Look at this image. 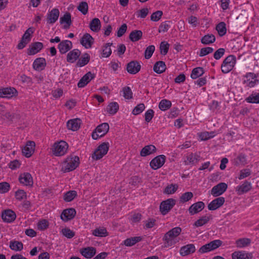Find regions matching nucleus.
<instances>
[{"label":"nucleus","mask_w":259,"mask_h":259,"mask_svg":"<svg viewBox=\"0 0 259 259\" xmlns=\"http://www.w3.org/2000/svg\"><path fill=\"white\" fill-rule=\"evenodd\" d=\"M90 59V55L87 53H85L79 59L76 63V66L78 67L84 66L89 63Z\"/></svg>","instance_id":"41"},{"label":"nucleus","mask_w":259,"mask_h":259,"mask_svg":"<svg viewBox=\"0 0 259 259\" xmlns=\"http://www.w3.org/2000/svg\"><path fill=\"white\" fill-rule=\"evenodd\" d=\"M80 54L81 52L79 50H73L67 54L66 58L67 61L71 63L75 62L79 58Z\"/></svg>","instance_id":"26"},{"label":"nucleus","mask_w":259,"mask_h":259,"mask_svg":"<svg viewBox=\"0 0 259 259\" xmlns=\"http://www.w3.org/2000/svg\"><path fill=\"white\" fill-rule=\"evenodd\" d=\"M5 117L10 120H18L20 119V116L18 113H14L12 114L10 112H6L5 114Z\"/></svg>","instance_id":"59"},{"label":"nucleus","mask_w":259,"mask_h":259,"mask_svg":"<svg viewBox=\"0 0 259 259\" xmlns=\"http://www.w3.org/2000/svg\"><path fill=\"white\" fill-rule=\"evenodd\" d=\"M141 69V65L137 61H131L127 64L126 70L131 74H136Z\"/></svg>","instance_id":"24"},{"label":"nucleus","mask_w":259,"mask_h":259,"mask_svg":"<svg viewBox=\"0 0 259 259\" xmlns=\"http://www.w3.org/2000/svg\"><path fill=\"white\" fill-rule=\"evenodd\" d=\"M23 243L19 241H11L10 247L15 251H20L23 249Z\"/></svg>","instance_id":"50"},{"label":"nucleus","mask_w":259,"mask_h":259,"mask_svg":"<svg viewBox=\"0 0 259 259\" xmlns=\"http://www.w3.org/2000/svg\"><path fill=\"white\" fill-rule=\"evenodd\" d=\"M89 27L90 29L95 32H99L101 27L100 20L97 18H94L90 23Z\"/></svg>","instance_id":"31"},{"label":"nucleus","mask_w":259,"mask_h":259,"mask_svg":"<svg viewBox=\"0 0 259 259\" xmlns=\"http://www.w3.org/2000/svg\"><path fill=\"white\" fill-rule=\"evenodd\" d=\"M46 65V60L43 58H38L36 59L33 63V67L34 69L38 71L43 70Z\"/></svg>","instance_id":"29"},{"label":"nucleus","mask_w":259,"mask_h":259,"mask_svg":"<svg viewBox=\"0 0 259 259\" xmlns=\"http://www.w3.org/2000/svg\"><path fill=\"white\" fill-rule=\"evenodd\" d=\"M76 214V211L74 208H68L63 210L61 215V219L64 222H67L72 219Z\"/></svg>","instance_id":"18"},{"label":"nucleus","mask_w":259,"mask_h":259,"mask_svg":"<svg viewBox=\"0 0 259 259\" xmlns=\"http://www.w3.org/2000/svg\"><path fill=\"white\" fill-rule=\"evenodd\" d=\"M49 223L46 220L43 219L39 221L37 223V229L40 231L46 230L49 227Z\"/></svg>","instance_id":"54"},{"label":"nucleus","mask_w":259,"mask_h":259,"mask_svg":"<svg viewBox=\"0 0 259 259\" xmlns=\"http://www.w3.org/2000/svg\"><path fill=\"white\" fill-rule=\"evenodd\" d=\"M223 242L220 240H214L202 246L198 251L201 253H204L213 250L222 245Z\"/></svg>","instance_id":"7"},{"label":"nucleus","mask_w":259,"mask_h":259,"mask_svg":"<svg viewBox=\"0 0 259 259\" xmlns=\"http://www.w3.org/2000/svg\"><path fill=\"white\" fill-rule=\"evenodd\" d=\"M119 109V105L117 102L110 103L107 107V111L110 115L115 114Z\"/></svg>","instance_id":"40"},{"label":"nucleus","mask_w":259,"mask_h":259,"mask_svg":"<svg viewBox=\"0 0 259 259\" xmlns=\"http://www.w3.org/2000/svg\"><path fill=\"white\" fill-rule=\"evenodd\" d=\"M145 109V105L143 103H140L136 106L133 110V114L134 115H138L142 113Z\"/></svg>","instance_id":"63"},{"label":"nucleus","mask_w":259,"mask_h":259,"mask_svg":"<svg viewBox=\"0 0 259 259\" xmlns=\"http://www.w3.org/2000/svg\"><path fill=\"white\" fill-rule=\"evenodd\" d=\"M204 203L202 201H198L193 204L189 208V212L191 215L197 213L204 208Z\"/></svg>","instance_id":"22"},{"label":"nucleus","mask_w":259,"mask_h":259,"mask_svg":"<svg viewBox=\"0 0 259 259\" xmlns=\"http://www.w3.org/2000/svg\"><path fill=\"white\" fill-rule=\"evenodd\" d=\"M62 234L67 238H72L75 236V233L68 228H65L62 230Z\"/></svg>","instance_id":"57"},{"label":"nucleus","mask_w":259,"mask_h":259,"mask_svg":"<svg viewBox=\"0 0 259 259\" xmlns=\"http://www.w3.org/2000/svg\"><path fill=\"white\" fill-rule=\"evenodd\" d=\"M109 148V143L108 142L103 143L94 151L92 155V158L96 160L100 159L107 153Z\"/></svg>","instance_id":"5"},{"label":"nucleus","mask_w":259,"mask_h":259,"mask_svg":"<svg viewBox=\"0 0 259 259\" xmlns=\"http://www.w3.org/2000/svg\"><path fill=\"white\" fill-rule=\"evenodd\" d=\"M193 197V194L192 192H187L184 193L182 195V196L180 197V200L181 202L184 203L191 200Z\"/></svg>","instance_id":"55"},{"label":"nucleus","mask_w":259,"mask_h":259,"mask_svg":"<svg viewBox=\"0 0 259 259\" xmlns=\"http://www.w3.org/2000/svg\"><path fill=\"white\" fill-rule=\"evenodd\" d=\"M223 197H218L213 200L208 205V208L210 210H214L221 207L225 202Z\"/></svg>","instance_id":"15"},{"label":"nucleus","mask_w":259,"mask_h":259,"mask_svg":"<svg viewBox=\"0 0 259 259\" xmlns=\"http://www.w3.org/2000/svg\"><path fill=\"white\" fill-rule=\"evenodd\" d=\"M178 188V185L177 184H170L166 187L164 193L167 194H173L177 190Z\"/></svg>","instance_id":"52"},{"label":"nucleus","mask_w":259,"mask_h":259,"mask_svg":"<svg viewBox=\"0 0 259 259\" xmlns=\"http://www.w3.org/2000/svg\"><path fill=\"white\" fill-rule=\"evenodd\" d=\"M171 106V103L170 101L163 99L159 104V108L162 111H165Z\"/></svg>","instance_id":"47"},{"label":"nucleus","mask_w":259,"mask_h":259,"mask_svg":"<svg viewBox=\"0 0 259 259\" xmlns=\"http://www.w3.org/2000/svg\"><path fill=\"white\" fill-rule=\"evenodd\" d=\"M156 150V148L154 145H147L142 148L140 152V155L141 156L145 157L154 153Z\"/></svg>","instance_id":"32"},{"label":"nucleus","mask_w":259,"mask_h":259,"mask_svg":"<svg viewBox=\"0 0 259 259\" xmlns=\"http://www.w3.org/2000/svg\"><path fill=\"white\" fill-rule=\"evenodd\" d=\"M200 160V156L196 154L191 153L186 156V164H195Z\"/></svg>","instance_id":"34"},{"label":"nucleus","mask_w":259,"mask_h":259,"mask_svg":"<svg viewBox=\"0 0 259 259\" xmlns=\"http://www.w3.org/2000/svg\"><path fill=\"white\" fill-rule=\"evenodd\" d=\"M215 40L214 35L212 34L205 35L202 37L201 42L204 45H209L214 42Z\"/></svg>","instance_id":"43"},{"label":"nucleus","mask_w":259,"mask_h":259,"mask_svg":"<svg viewBox=\"0 0 259 259\" xmlns=\"http://www.w3.org/2000/svg\"><path fill=\"white\" fill-rule=\"evenodd\" d=\"M10 185L7 182L0 183V193H5L9 191Z\"/></svg>","instance_id":"64"},{"label":"nucleus","mask_w":259,"mask_h":259,"mask_svg":"<svg viewBox=\"0 0 259 259\" xmlns=\"http://www.w3.org/2000/svg\"><path fill=\"white\" fill-rule=\"evenodd\" d=\"M43 48V44L40 42L31 44L28 50V54L34 55L39 52Z\"/></svg>","instance_id":"27"},{"label":"nucleus","mask_w":259,"mask_h":259,"mask_svg":"<svg viewBox=\"0 0 259 259\" xmlns=\"http://www.w3.org/2000/svg\"><path fill=\"white\" fill-rule=\"evenodd\" d=\"M212 219L211 215H206L202 216L194 224L193 226L196 227H199L206 224L210 220Z\"/></svg>","instance_id":"36"},{"label":"nucleus","mask_w":259,"mask_h":259,"mask_svg":"<svg viewBox=\"0 0 259 259\" xmlns=\"http://www.w3.org/2000/svg\"><path fill=\"white\" fill-rule=\"evenodd\" d=\"M35 144L34 142L29 141L22 149V153L26 157H30L34 151Z\"/></svg>","instance_id":"13"},{"label":"nucleus","mask_w":259,"mask_h":259,"mask_svg":"<svg viewBox=\"0 0 259 259\" xmlns=\"http://www.w3.org/2000/svg\"><path fill=\"white\" fill-rule=\"evenodd\" d=\"M60 12L57 8L53 9L48 14L47 22L49 24H54L58 19Z\"/></svg>","instance_id":"19"},{"label":"nucleus","mask_w":259,"mask_h":259,"mask_svg":"<svg viewBox=\"0 0 259 259\" xmlns=\"http://www.w3.org/2000/svg\"><path fill=\"white\" fill-rule=\"evenodd\" d=\"M95 74L91 72H88L80 79L77 83L78 88L85 87L92 79L95 77Z\"/></svg>","instance_id":"20"},{"label":"nucleus","mask_w":259,"mask_h":259,"mask_svg":"<svg viewBox=\"0 0 259 259\" xmlns=\"http://www.w3.org/2000/svg\"><path fill=\"white\" fill-rule=\"evenodd\" d=\"M196 250L195 247L193 244H188L181 247L180 254L182 256H186L194 253Z\"/></svg>","instance_id":"21"},{"label":"nucleus","mask_w":259,"mask_h":259,"mask_svg":"<svg viewBox=\"0 0 259 259\" xmlns=\"http://www.w3.org/2000/svg\"><path fill=\"white\" fill-rule=\"evenodd\" d=\"M165 156L160 155L154 158L150 162V165L153 169H157L162 166L165 161Z\"/></svg>","instance_id":"10"},{"label":"nucleus","mask_w":259,"mask_h":259,"mask_svg":"<svg viewBox=\"0 0 259 259\" xmlns=\"http://www.w3.org/2000/svg\"><path fill=\"white\" fill-rule=\"evenodd\" d=\"M155 51V47L151 45L148 47L145 51V58L146 59L150 58Z\"/></svg>","instance_id":"58"},{"label":"nucleus","mask_w":259,"mask_h":259,"mask_svg":"<svg viewBox=\"0 0 259 259\" xmlns=\"http://www.w3.org/2000/svg\"><path fill=\"white\" fill-rule=\"evenodd\" d=\"M216 30L218 31V33L220 36H222L224 35L227 32L225 23L224 22L219 23L216 26Z\"/></svg>","instance_id":"49"},{"label":"nucleus","mask_w":259,"mask_h":259,"mask_svg":"<svg viewBox=\"0 0 259 259\" xmlns=\"http://www.w3.org/2000/svg\"><path fill=\"white\" fill-rule=\"evenodd\" d=\"M143 32L141 30H135L132 31L129 35L130 40L133 42L139 40L142 37Z\"/></svg>","instance_id":"37"},{"label":"nucleus","mask_w":259,"mask_h":259,"mask_svg":"<svg viewBox=\"0 0 259 259\" xmlns=\"http://www.w3.org/2000/svg\"><path fill=\"white\" fill-rule=\"evenodd\" d=\"M33 33V28L31 27L29 28L24 33L22 36V39L17 46L19 49H23L26 45L30 41V35Z\"/></svg>","instance_id":"9"},{"label":"nucleus","mask_w":259,"mask_h":259,"mask_svg":"<svg viewBox=\"0 0 259 259\" xmlns=\"http://www.w3.org/2000/svg\"><path fill=\"white\" fill-rule=\"evenodd\" d=\"M2 218L4 222L11 223L16 219V215L14 211L7 209L2 212Z\"/></svg>","instance_id":"14"},{"label":"nucleus","mask_w":259,"mask_h":259,"mask_svg":"<svg viewBox=\"0 0 259 259\" xmlns=\"http://www.w3.org/2000/svg\"><path fill=\"white\" fill-rule=\"evenodd\" d=\"M244 77L246 79H245L243 80V83L244 84L246 85L248 83V82H250L251 81L250 79H255V78H257V75L254 73L248 72V73H247L244 75Z\"/></svg>","instance_id":"60"},{"label":"nucleus","mask_w":259,"mask_h":259,"mask_svg":"<svg viewBox=\"0 0 259 259\" xmlns=\"http://www.w3.org/2000/svg\"><path fill=\"white\" fill-rule=\"evenodd\" d=\"M79 161L78 156L67 157L62 164L61 171L64 172L72 171L78 166Z\"/></svg>","instance_id":"2"},{"label":"nucleus","mask_w":259,"mask_h":259,"mask_svg":"<svg viewBox=\"0 0 259 259\" xmlns=\"http://www.w3.org/2000/svg\"><path fill=\"white\" fill-rule=\"evenodd\" d=\"M15 197L17 200L21 201L26 198V193L23 190H18L15 192Z\"/></svg>","instance_id":"61"},{"label":"nucleus","mask_w":259,"mask_h":259,"mask_svg":"<svg viewBox=\"0 0 259 259\" xmlns=\"http://www.w3.org/2000/svg\"><path fill=\"white\" fill-rule=\"evenodd\" d=\"M112 43L106 44L102 48V55L103 57H108L111 54V49L110 48Z\"/></svg>","instance_id":"48"},{"label":"nucleus","mask_w":259,"mask_h":259,"mask_svg":"<svg viewBox=\"0 0 259 259\" xmlns=\"http://www.w3.org/2000/svg\"><path fill=\"white\" fill-rule=\"evenodd\" d=\"M20 183L25 186H32L33 180L31 175L28 172L24 173L19 176V178Z\"/></svg>","instance_id":"23"},{"label":"nucleus","mask_w":259,"mask_h":259,"mask_svg":"<svg viewBox=\"0 0 259 259\" xmlns=\"http://www.w3.org/2000/svg\"><path fill=\"white\" fill-rule=\"evenodd\" d=\"M80 253L85 257L91 258L96 254V249L93 247H88L83 248Z\"/></svg>","instance_id":"35"},{"label":"nucleus","mask_w":259,"mask_h":259,"mask_svg":"<svg viewBox=\"0 0 259 259\" xmlns=\"http://www.w3.org/2000/svg\"><path fill=\"white\" fill-rule=\"evenodd\" d=\"M227 187L228 186L226 183H220L212 188L211 194L214 197L219 196L226 191Z\"/></svg>","instance_id":"12"},{"label":"nucleus","mask_w":259,"mask_h":259,"mask_svg":"<svg viewBox=\"0 0 259 259\" xmlns=\"http://www.w3.org/2000/svg\"><path fill=\"white\" fill-rule=\"evenodd\" d=\"M166 65L163 61H158L154 65L153 70L157 73H161L165 71Z\"/></svg>","instance_id":"38"},{"label":"nucleus","mask_w":259,"mask_h":259,"mask_svg":"<svg viewBox=\"0 0 259 259\" xmlns=\"http://www.w3.org/2000/svg\"><path fill=\"white\" fill-rule=\"evenodd\" d=\"M142 239L140 236L134 237L125 239L124 241V244L127 246H131L136 243L140 242Z\"/></svg>","instance_id":"44"},{"label":"nucleus","mask_w":259,"mask_h":259,"mask_svg":"<svg viewBox=\"0 0 259 259\" xmlns=\"http://www.w3.org/2000/svg\"><path fill=\"white\" fill-rule=\"evenodd\" d=\"M232 259H251L252 255L244 251H235L232 254Z\"/></svg>","instance_id":"30"},{"label":"nucleus","mask_w":259,"mask_h":259,"mask_svg":"<svg viewBox=\"0 0 259 259\" xmlns=\"http://www.w3.org/2000/svg\"><path fill=\"white\" fill-rule=\"evenodd\" d=\"M92 234L97 237H105L108 235L107 230L104 227H99L92 231Z\"/></svg>","instance_id":"39"},{"label":"nucleus","mask_w":259,"mask_h":259,"mask_svg":"<svg viewBox=\"0 0 259 259\" xmlns=\"http://www.w3.org/2000/svg\"><path fill=\"white\" fill-rule=\"evenodd\" d=\"M251 241L248 238H241L236 241V244L237 247L243 248L248 246L250 244Z\"/></svg>","instance_id":"46"},{"label":"nucleus","mask_w":259,"mask_h":259,"mask_svg":"<svg viewBox=\"0 0 259 259\" xmlns=\"http://www.w3.org/2000/svg\"><path fill=\"white\" fill-rule=\"evenodd\" d=\"M175 200L172 198L163 201L160 205V210L161 213L163 215L167 213L175 205Z\"/></svg>","instance_id":"8"},{"label":"nucleus","mask_w":259,"mask_h":259,"mask_svg":"<svg viewBox=\"0 0 259 259\" xmlns=\"http://www.w3.org/2000/svg\"><path fill=\"white\" fill-rule=\"evenodd\" d=\"M109 126L107 123H103L96 128L92 133V137L93 139L97 140L99 137L105 136L109 131Z\"/></svg>","instance_id":"6"},{"label":"nucleus","mask_w":259,"mask_h":259,"mask_svg":"<svg viewBox=\"0 0 259 259\" xmlns=\"http://www.w3.org/2000/svg\"><path fill=\"white\" fill-rule=\"evenodd\" d=\"M245 100L248 103L259 104V93L252 92Z\"/></svg>","instance_id":"42"},{"label":"nucleus","mask_w":259,"mask_h":259,"mask_svg":"<svg viewBox=\"0 0 259 259\" xmlns=\"http://www.w3.org/2000/svg\"><path fill=\"white\" fill-rule=\"evenodd\" d=\"M18 95L17 91L14 88L0 89V97L11 98Z\"/></svg>","instance_id":"11"},{"label":"nucleus","mask_w":259,"mask_h":259,"mask_svg":"<svg viewBox=\"0 0 259 259\" xmlns=\"http://www.w3.org/2000/svg\"><path fill=\"white\" fill-rule=\"evenodd\" d=\"M72 47V42L68 40L62 41L58 45V49L61 54H65Z\"/></svg>","instance_id":"25"},{"label":"nucleus","mask_w":259,"mask_h":259,"mask_svg":"<svg viewBox=\"0 0 259 259\" xmlns=\"http://www.w3.org/2000/svg\"><path fill=\"white\" fill-rule=\"evenodd\" d=\"M68 148V144L64 141H61L54 144L52 152L56 156H61L66 153Z\"/></svg>","instance_id":"3"},{"label":"nucleus","mask_w":259,"mask_h":259,"mask_svg":"<svg viewBox=\"0 0 259 259\" xmlns=\"http://www.w3.org/2000/svg\"><path fill=\"white\" fill-rule=\"evenodd\" d=\"M123 96L126 99H131L133 98V93L131 88L125 87L122 89Z\"/></svg>","instance_id":"56"},{"label":"nucleus","mask_w":259,"mask_h":259,"mask_svg":"<svg viewBox=\"0 0 259 259\" xmlns=\"http://www.w3.org/2000/svg\"><path fill=\"white\" fill-rule=\"evenodd\" d=\"M251 188V184L248 181H245L242 185L236 187L235 190L238 195H241L249 191Z\"/></svg>","instance_id":"17"},{"label":"nucleus","mask_w":259,"mask_h":259,"mask_svg":"<svg viewBox=\"0 0 259 259\" xmlns=\"http://www.w3.org/2000/svg\"><path fill=\"white\" fill-rule=\"evenodd\" d=\"M94 39L88 33H85L80 39V44L86 49L91 48L94 44Z\"/></svg>","instance_id":"16"},{"label":"nucleus","mask_w":259,"mask_h":259,"mask_svg":"<svg viewBox=\"0 0 259 259\" xmlns=\"http://www.w3.org/2000/svg\"><path fill=\"white\" fill-rule=\"evenodd\" d=\"M77 9L83 15H85L88 12V5L87 2H82L79 3Z\"/></svg>","instance_id":"53"},{"label":"nucleus","mask_w":259,"mask_h":259,"mask_svg":"<svg viewBox=\"0 0 259 259\" xmlns=\"http://www.w3.org/2000/svg\"><path fill=\"white\" fill-rule=\"evenodd\" d=\"M181 228L176 227L166 232L162 238L164 242V247H169L178 243L179 240L177 237L181 234Z\"/></svg>","instance_id":"1"},{"label":"nucleus","mask_w":259,"mask_h":259,"mask_svg":"<svg viewBox=\"0 0 259 259\" xmlns=\"http://www.w3.org/2000/svg\"><path fill=\"white\" fill-rule=\"evenodd\" d=\"M236 62V58L234 55H229L223 61L221 65V70L224 73H227L234 68Z\"/></svg>","instance_id":"4"},{"label":"nucleus","mask_w":259,"mask_h":259,"mask_svg":"<svg viewBox=\"0 0 259 259\" xmlns=\"http://www.w3.org/2000/svg\"><path fill=\"white\" fill-rule=\"evenodd\" d=\"M60 22L61 24L65 23L64 26V28H68L72 23L71 15L70 13L66 12L60 19Z\"/></svg>","instance_id":"33"},{"label":"nucleus","mask_w":259,"mask_h":259,"mask_svg":"<svg viewBox=\"0 0 259 259\" xmlns=\"http://www.w3.org/2000/svg\"><path fill=\"white\" fill-rule=\"evenodd\" d=\"M204 73V71L202 67H196L194 68L191 74V77L193 79H196L202 76Z\"/></svg>","instance_id":"45"},{"label":"nucleus","mask_w":259,"mask_h":259,"mask_svg":"<svg viewBox=\"0 0 259 259\" xmlns=\"http://www.w3.org/2000/svg\"><path fill=\"white\" fill-rule=\"evenodd\" d=\"M76 195L77 193L75 191H69L65 194L64 199L66 202H70L72 201Z\"/></svg>","instance_id":"51"},{"label":"nucleus","mask_w":259,"mask_h":259,"mask_svg":"<svg viewBox=\"0 0 259 259\" xmlns=\"http://www.w3.org/2000/svg\"><path fill=\"white\" fill-rule=\"evenodd\" d=\"M81 120L78 118L69 120L67 123V126L69 130L73 131L78 130L80 126Z\"/></svg>","instance_id":"28"},{"label":"nucleus","mask_w":259,"mask_h":259,"mask_svg":"<svg viewBox=\"0 0 259 259\" xmlns=\"http://www.w3.org/2000/svg\"><path fill=\"white\" fill-rule=\"evenodd\" d=\"M215 134L213 132L210 133L205 132L202 133L200 135V137L202 140L205 141L213 138Z\"/></svg>","instance_id":"62"}]
</instances>
